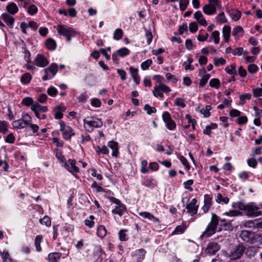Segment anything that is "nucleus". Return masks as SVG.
Returning a JSON list of instances; mask_svg holds the SVG:
<instances>
[{
	"label": "nucleus",
	"instance_id": "bf43d9fd",
	"mask_svg": "<svg viewBox=\"0 0 262 262\" xmlns=\"http://www.w3.org/2000/svg\"><path fill=\"white\" fill-rule=\"evenodd\" d=\"M158 88L160 90L164 93H168L170 91V89L169 87L162 83H160Z\"/></svg>",
	"mask_w": 262,
	"mask_h": 262
},
{
	"label": "nucleus",
	"instance_id": "c03bdc74",
	"mask_svg": "<svg viewBox=\"0 0 262 262\" xmlns=\"http://www.w3.org/2000/svg\"><path fill=\"white\" fill-rule=\"evenodd\" d=\"M117 52L118 54L120 56L123 57L124 56L128 55L129 54V51L128 49L126 48H123L118 50Z\"/></svg>",
	"mask_w": 262,
	"mask_h": 262
},
{
	"label": "nucleus",
	"instance_id": "c85d7f7f",
	"mask_svg": "<svg viewBox=\"0 0 262 262\" xmlns=\"http://www.w3.org/2000/svg\"><path fill=\"white\" fill-rule=\"evenodd\" d=\"M226 72L229 74L233 76V78L234 79V76L236 75V71L235 69V66L234 64L230 65V66H228L225 68Z\"/></svg>",
	"mask_w": 262,
	"mask_h": 262
},
{
	"label": "nucleus",
	"instance_id": "b1692460",
	"mask_svg": "<svg viewBox=\"0 0 262 262\" xmlns=\"http://www.w3.org/2000/svg\"><path fill=\"white\" fill-rule=\"evenodd\" d=\"M45 45L47 48L50 50H54L56 47L55 41L50 38L46 40Z\"/></svg>",
	"mask_w": 262,
	"mask_h": 262
},
{
	"label": "nucleus",
	"instance_id": "6e6552de",
	"mask_svg": "<svg viewBox=\"0 0 262 262\" xmlns=\"http://www.w3.org/2000/svg\"><path fill=\"white\" fill-rule=\"evenodd\" d=\"M33 63L37 67L43 68L49 64V61L43 55L37 54Z\"/></svg>",
	"mask_w": 262,
	"mask_h": 262
},
{
	"label": "nucleus",
	"instance_id": "4c0bfd02",
	"mask_svg": "<svg viewBox=\"0 0 262 262\" xmlns=\"http://www.w3.org/2000/svg\"><path fill=\"white\" fill-rule=\"evenodd\" d=\"M229 198L227 197L224 198L221 193H218L217 195V198L216 201L220 203L221 202L227 204L229 202Z\"/></svg>",
	"mask_w": 262,
	"mask_h": 262
},
{
	"label": "nucleus",
	"instance_id": "a18cd8bd",
	"mask_svg": "<svg viewBox=\"0 0 262 262\" xmlns=\"http://www.w3.org/2000/svg\"><path fill=\"white\" fill-rule=\"evenodd\" d=\"M21 103L27 106H32V105L34 104L33 100L31 97H26L24 98Z\"/></svg>",
	"mask_w": 262,
	"mask_h": 262
},
{
	"label": "nucleus",
	"instance_id": "69168bd1",
	"mask_svg": "<svg viewBox=\"0 0 262 262\" xmlns=\"http://www.w3.org/2000/svg\"><path fill=\"white\" fill-rule=\"evenodd\" d=\"M186 227L185 226H183V225H180V226H178L174 231H173V233H182L184 232V231L185 230Z\"/></svg>",
	"mask_w": 262,
	"mask_h": 262
},
{
	"label": "nucleus",
	"instance_id": "a878e982",
	"mask_svg": "<svg viewBox=\"0 0 262 262\" xmlns=\"http://www.w3.org/2000/svg\"><path fill=\"white\" fill-rule=\"evenodd\" d=\"M24 7L27 9L28 13L31 15H34L37 11V8L34 5L28 6L27 4H25Z\"/></svg>",
	"mask_w": 262,
	"mask_h": 262
},
{
	"label": "nucleus",
	"instance_id": "20e7f679",
	"mask_svg": "<svg viewBox=\"0 0 262 262\" xmlns=\"http://www.w3.org/2000/svg\"><path fill=\"white\" fill-rule=\"evenodd\" d=\"M245 250V247L242 245H238L229 253H227V257L231 260H235L241 257Z\"/></svg>",
	"mask_w": 262,
	"mask_h": 262
},
{
	"label": "nucleus",
	"instance_id": "9b49d317",
	"mask_svg": "<svg viewBox=\"0 0 262 262\" xmlns=\"http://www.w3.org/2000/svg\"><path fill=\"white\" fill-rule=\"evenodd\" d=\"M196 203L197 200L195 199H193L192 201L186 205L188 212L192 213V215H194L197 213L199 206L196 205Z\"/></svg>",
	"mask_w": 262,
	"mask_h": 262
},
{
	"label": "nucleus",
	"instance_id": "338daca9",
	"mask_svg": "<svg viewBox=\"0 0 262 262\" xmlns=\"http://www.w3.org/2000/svg\"><path fill=\"white\" fill-rule=\"evenodd\" d=\"M166 123L167 127L170 130H172L176 127V123L172 120H169V121L167 122Z\"/></svg>",
	"mask_w": 262,
	"mask_h": 262
},
{
	"label": "nucleus",
	"instance_id": "6e6d98bb",
	"mask_svg": "<svg viewBox=\"0 0 262 262\" xmlns=\"http://www.w3.org/2000/svg\"><path fill=\"white\" fill-rule=\"evenodd\" d=\"M144 110L147 111L148 115H151L152 113H156V109L154 107H151L148 104H145L144 106Z\"/></svg>",
	"mask_w": 262,
	"mask_h": 262
},
{
	"label": "nucleus",
	"instance_id": "f3484780",
	"mask_svg": "<svg viewBox=\"0 0 262 262\" xmlns=\"http://www.w3.org/2000/svg\"><path fill=\"white\" fill-rule=\"evenodd\" d=\"M129 71L131 74L132 77L134 79V81L136 83L137 85L139 84L140 83V77L138 74V69L133 68V67H130L129 68Z\"/></svg>",
	"mask_w": 262,
	"mask_h": 262
},
{
	"label": "nucleus",
	"instance_id": "5701e85b",
	"mask_svg": "<svg viewBox=\"0 0 262 262\" xmlns=\"http://www.w3.org/2000/svg\"><path fill=\"white\" fill-rule=\"evenodd\" d=\"M230 32H231V28L229 26H225L223 28V37L225 41L226 42H228L230 35Z\"/></svg>",
	"mask_w": 262,
	"mask_h": 262
},
{
	"label": "nucleus",
	"instance_id": "39448f33",
	"mask_svg": "<svg viewBox=\"0 0 262 262\" xmlns=\"http://www.w3.org/2000/svg\"><path fill=\"white\" fill-rule=\"evenodd\" d=\"M57 30L59 34L64 36L68 41L71 39V37L75 36V31L67 27H63L61 25H58L57 27Z\"/></svg>",
	"mask_w": 262,
	"mask_h": 262
},
{
	"label": "nucleus",
	"instance_id": "052dcab7",
	"mask_svg": "<svg viewBox=\"0 0 262 262\" xmlns=\"http://www.w3.org/2000/svg\"><path fill=\"white\" fill-rule=\"evenodd\" d=\"M189 29L191 32H192V33L195 32L198 29L196 23L195 22H191L189 24Z\"/></svg>",
	"mask_w": 262,
	"mask_h": 262
},
{
	"label": "nucleus",
	"instance_id": "2eb2a0df",
	"mask_svg": "<svg viewBox=\"0 0 262 262\" xmlns=\"http://www.w3.org/2000/svg\"><path fill=\"white\" fill-rule=\"evenodd\" d=\"M204 205L203 207L204 212H206L208 211L209 207L211 204V198L208 194L204 195Z\"/></svg>",
	"mask_w": 262,
	"mask_h": 262
},
{
	"label": "nucleus",
	"instance_id": "ea45409f",
	"mask_svg": "<svg viewBox=\"0 0 262 262\" xmlns=\"http://www.w3.org/2000/svg\"><path fill=\"white\" fill-rule=\"evenodd\" d=\"M212 38L213 39L215 44H217L220 42V33L218 31H214L211 34Z\"/></svg>",
	"mask_w": 262,
	"mask_h": 262
},
{
	"label": "nucleus",
	"instance_id": "9d476101",
	"mask_svg": "<svg viewBox=\"0 0 262 262\" xmlns=\"http://www.w3.org/2000/svg\"><path fill=\"white\" fill-rule=\"evenodd\" d=\"M61 129L60 130L62 132L63 137L66 139H69L71 137L74 135L73 129L69 126H66L63 124V122L60 123Z\"/></svg>",
	"mask_w": 262,
	"mask_h": 262
},
{
	"label": "nucleus",
	"instance_id": "0e129e2a",
	"mask_svg": "<svg viewBox=\"0 0 262 262\" xmlns=\"http://www.w3.org/2000/svg\"><path fill=\"white\" fill-rule=\"evenodd\" d=\"M126 230H121L119 232V239L121 241H125L127 240L126 234H125Z\"/></svg>",
	"mask_w": 262,
	"mask_h": 262
},
{
	"label": "nucleus",
	"instance_id": "f03ea898",
	"mask_svg": "<svg viewBox=\"0 0 262 262\" xmlns=\"http://www.w3.org/2000/svg\"><path fill=\"white\" fill-rule=\"evenodd\" d=\"M218 225L219 217L215 214L212 213L211 221L207 226L205 231L201 235V237H208L214 234Z\"/></svg>",
	"mask_w": 262,
	"mask_h": 262
},
{
	"label": "nucleus",
	"instance_id": "4468645a",
	"mask_svg": "<svg viewBox=\"0 0 262 262\" xmlns=\"http://www.w3.org/2000/svg\"><path fill=\"white\" fill-rule=\"evenodd\" d=\"M108 146L113 150L112 156L117 157L118 155V144L117 142L111 141L108 143Z\"/></svg>",
	"mask_w": 262,
	"mask_h": 262
},
{
	"label": "nucleus",
	"instance_id": "13d9d810",
	"mask_svg": "<svg viewBox=\"0 0 262 262\" xmlns=\"http://www.w3.org/2000/svg\"><path fill=\"white\" fill-rule=\"evenodd\" d=\"M145 35L147 39V43L148 45H149L152 39V35L151 31L145 30Z\"/></svg>",
	"mask_w": 262,
	"mask_h": 262
},
{
	"label": "nucleus",
	"instance_id": "774afa93",
	"mask_svg": "<svg viewBox=\"0 0 262 262\" xmlns=\"http://www.w3.org/2000/svg\"><path fill=\"white\" fill-rule=\"evenodd\" d=\"M15 141V137L13 134H9L5 139V141L8 143H13Z\"/></svg>",
	"mask_w": 262,
	"mask_h": 262
},
{
	"label": "nucleus",
	"instance_id": "423d86ee",
	"mask_svg": "<svg viewBox=\"0 0 262 262\" xmlns=\"http://www.w3.org/2000/svg\"><path fill=\"white\" fill-rule=\"evenodd\" d=\"M219 1H209V4L203 7V12L207 15H212L215 13L216 8L220 7Z\"/></svg>",
	"mask_w": 262,
	"mask_h": 262
},
{
	"label": "nucleus",
	"instance_id": "49530a36",
	"mask_svg": "<svg viewBox=\"0 0 262 262\" xmlns=\"http://www.w3.org/2000/svg\"><path fill=\"white\" fill-rule=\"evenodd\" d=\"M39 222L42 225H45L46 226L49 227L51 225V220L49 217L45 216L43 219L39 220Z\"/></svg>",
	"mask_w": 262,
	"mask_h": 262
},
{
	"label": "nucleus",
	"instance_id": "473e14b6",
	"mask_svg": "<svg viewBox=\"0 0 262 262\" xmlns=\"http://www.w3.org/2000/svg\"><path fill=\"white\" fill-rule=\"evenodd\" d=\"M42 238V236L41 235H37L35 240V246L36 247V251L39 252L41 250V248L40 246V243L41 239Z\"/></svg>",
	"mask_w": 262,
	"mask_h": 262
},
{
	"label": "nucleus",
	"instance_id": "603ef678",
	"mask_svg": "<svg viewBox=\"0 0 262 262\" xmlns=\"http://www.w3.org/2000/svg\"><path fill=\"white\" fill-rule=\"evenodd\" d=\"M179 159L180 160L181 162L183 164V165L185 167V168L187 170H189L190 168V166L187 160L182 156H181L180 157Z\"/></svg>",
	"mask_w": 262,
	"mask_h": 262
},
{
	"label": "nucleus",
	"instance_id": "c9c22d12",
	"mask_svg": "<svg viewBox=\"0 0 262 262\" xmlns=\"http://www.w3.org/2000/svg\"><path fill=\"white\" fill-rule=\"evenodd\" d=\"M31 75L29 73L24 74L21 77V82L24 83H29L31 79Z\"/></svg>",
	"mask_w": 262,
	"mask_h": 262
},
{
	"label": "nucleus",
	"instance_id": "4d7b16f0",
	"mask_svg": "<svg viewBox=\"0 0 262 262\" xmlns=\"http://www.w3.org/2000/svg\"><path fill=\"white\" fill-rule=\"evenodd\" d=\"M193 181L192 180H189L186 182H184L183 183L184 187L185 189L192 190V188L191 187V186L193 184Z\"/></svg>",
	"mask_w": 262,
	"mask_h": 262
},
{
	"label": "nucleus",
	"instance_id": "bb28decb",
	"mask_svg": "<svg viewBox=\"0 0 262 262\" xmlns=\"http://www.w3.org/2000/svg\"><path fill=\"white\" fill-rule=\"evenodd\" d=\"M12 125L14 128L21 129L27 126L21 119L15 120L12 122Z\"/></svg>",
	"mask_w": 262,
	"mask_h": 262
},
{
	"label": "nucleus",
	"instance_id": "f257e3e1",
	"mask_svg": "<svg viewBox=\"0 0 262 262\" xmlns=\"http://www.w3.org/2000/svg\"><path fill=\"white\" fill-rule=\"evenodd\" d=\"M233 206L235 208L246 211L247 214L249 216H258L260 214L259 208L253 204L245 205L241 202H238L233 204Z\"/></svg>",
	"mask_w": 262,
	"mask_h": 262
},
{
	"label": "nucleus",
	"instance_id": "c756f323",
	"mask_svg": "<svg viewBox=\"0 0 262 262\" xmlns=\"http://www.w3.org/2000/svg\"><path fill=\"white\" fill-rule=\"evenodd\" d=\"M125 210V206L123 204H120L119 206L116 207V208L113 210V213L121 215Z\"/></svg>",
	"mask_w": 262,
	"mask_h": 262
},
{
	"label": "nucleus",
	"instance_id": "de8ad7c7",
	"mask_svg": "<svg viewBox=\"0 0 262 262\" xmlns=\"http://www.w3.org/2000/svg\"><path fill=\"white\" fill-rule=\"evenodd\" d=\"M175 104L177 106H180L182 108L185 107L186 104L184 103V99L181 98H177L175 99Z\"/></svg>",
	"mask_w": 262,
	"mask_h": 262
},
{
	"label": "nucleus",
	"instance_id": "412c9836",
	"mask_svg": "<svg viewBox=\"0 0 262 262\" xmlns=\"http://www.w3.org/2000/svg\"><path fill=\"white\" fill-rule=\"evenodd\" d=\"M61 253L54 252L50 253L48 255V260L49 262H58L61 257Z\"/></svg>",
	"mask_w": 262,
	"mask_h": 262
},
{
	"label": "nucleus",
	"instance_id": "a19ab883",
	"mask_svg": "<svg viewBox=\"0 0 262 262\" xmlns=\"http://www.w3.org/2000/svg\"><path fill=\"white\" fill-rule=\"evenodd\" d=\"M210 75L209 74H206L200 80V85L203 87L207 82L210 78Z\"/></svg>",
	"mask_w": 262,
	"mask_h": 262
},
{
	"label": "nucleus",
	"instance_id": "1a4fd4ad",
	"mask_svg": "<svg viewBox=\"0 0 262 262\" xmlns=\"http://www.w3.org/2000/svg\"><path fill=\"white\" fill-rule=\"evenodd\" d=\"M91 119L90 120H84V125L87 124L92 128L91 131L93 130V127L100 128L103 125V122L101 119L98 118L94 119L93 118Z\"/></svg>",
	"mask_w": 262,
	"mask_h": 262
},
{
	"label": "nucleus",
	"instance_id": "37998d69",
	"mask_svg": "<svg viewBox=\"0 0 262 262\" xmlns=\"http://www.w3.org/2000/svg\"><path fill=\"white\" fill-rule=\"evenodd\" d=\"M251 95L250 93H247L240 96V104H244L245 103V100H249L251 99Z\"/></svg>",
	"mask_w": 262,
	"mask_h": 262
},
{
	"label": "nucleus",
	"instance_id": "6ab92c4d",
	"mask_svg": "<svg viewBox=\"0 0 262 262\" xmlns=\"http://www.w3.org/2000/svg\"><path fill=\"white\" fill-rule=\"evenodd\" d=\"M7 11L11 15H14L18 11L17 5L14 3H11L6 7Z\"/></svg>",
	"mask_w": 262,
	"mask_h": 262
},
{
	"label": "nucleus",
	"instance_id": "a211bd4d",
	"mask_svg": "<svg viewBox=\"0 0 262 262\" xmlns=\"http://www.w3.org/2000/svg\"><path fill=\"white\" fill-rule=\"evenodd\" d=\"M139 215L143 218L148 219L149 220L152 221L154 222L159 223V220L156 217L154 216L152 214L148 212H141Z\"/></svg>",
	"mask_w": 262,
	"mask_h": 262
},
{
	"label": "nucleus",
	"instance_id": "aec40b11",
	"mask_svg": "<svg viewBox=\"0 0 262 262\" xmlns=\"http://www.w3.org/2000/svg\"><path fill=\"white\" fill-rule=\"evenodd\" d=\"M43 71L45 73L50 72L52 74V77H53L58 71L57 65L55 63H52L48 68L44 69Z\"/></svg>",
	"mask_w": 262,
	"mask_h": 262
},
{
	"label": "nucleus",
	"instance_id": "09e8293b",
	"mask_svg": "<svg viewBox=\"0 0 262 262\" xmlns=\"http://www.w3.org/2000/svg\"><path fill=\"white\" fill-rule=\"evenodd\" d=\"M8 131L6 123L4 121L0 120V133H6Z\"/></svg>",
	"mask_w": 262,
	"mask_h": 262
},
{
	"label": "nucleus",
	"instance_id": "e433bc0d",
	"mask_svg": "<svg viewBox=\"0 0 262 262\" xmlns=\"http://www.w3.org/2000/svg\"><path fill=\"white\" fill-rule=\"evenodd\" d=\"M21 119L25 123L26 126H28L30 124V123L31 122L32 120L31 117L28 114H23Z\"/></svg>",
	"mask_w": 262,
	"mask_h": 262
},
{
	"label": "nucleus",
	"instance_id": "58836bf2",
	"mask_svg": "<svg viewBox=\"0 0 262 262\" xmlns=\"http://www.w3.org/2000/svg\"><path fill=\"white\" fill-rule=\"evenodd\" d=\"M220 81L217 78H213L210 80L209 85L211 87L218 89L220 86Z\"/></svg>",
	"mask_w": 262,
	"mask_h": 262
},
{
	"label": "nucleus",
	"instance_id": "f704fd0d",
	"mask_svg": "<svg viewBox=\"0 0 262 262\" xmlns=\"http://www.w3.org/2000/svg\"><path fill=\"white\" fill-rule=\"evenodd\" d=\"M123 36V31L121 29H117L114 33V39L120 40Z\"/></svg>",
	"mask_w": 262,
	"mask_h": 262
},
{
	"label": "nucleus",
	"instance_id": "2f4dec72",
	"mask_svg": "<svg viewBox=\"0 0 262 262\" xmlns=\"http://www.w3.org/2000/svg\"><path fill=\"white\" fill-rule=\"evenodd\" d=\"M62 107L60 106H58L55 108V118L57 119H60L63 117V114L61 112V111H63L64 109H62Z\"/></svg>",
	"mask_w": 262,
	"mask_h": 262
},
{
	"label": "nucleus",
	"instance_id": "79ce46f5",
	"mask_svg": "<svg viewBox=\"0 0 262 262\" xmlns=\"http://www.w3.org/2000/svg\"><path fill=\"white\" fill-rule=\"evenodd\" d=\"M226 60L222 57L217 58L215 57L214 58V64L215 66H219V65H224L226 64Z\"/></svg>",
	"mask_w": 262,
	"mask_h": 262
},
{
	"label": "nucleus",
	"instance_id": "7c9ffc66",
	"mask_svg": "<svg viewBox=\"0 0 262 262\" xmlns=\"http://www.w3.org/2000/svg\"><path fill=\"white\" fill-rule=\"evenodd\" d=\"M106 234V230L104 226L100 225L97 228V235L99 237L103 238Z\"/></svg>",
	"mask_w": 262,
	"mask_h": 262
},
{
	"label": "nucleus",
	"instance_id": "8fccbe9b",
	"mask_svg": "<svg viewBox=\"0 0 262 262\" xmlns=\"http://www.w3.org/2000/svg\"><path fill=\"white\" fill-rule=\"evenodd\" d=\"M243 31V29L241 26H236L235 27L232 32V34L234 36H239V34L242 33Z\"/></svg>",
	"mask_w": 262,
	"mask_h": 262
},
{
	"label": "nucleus",
	"instance_id": "393cba45",
	"mask_svg": "<svg viewBox=\"0 0 262 262\" xmlns=\"http://www.w3.org/2000/svg\"><path fill=\"white\" fill-rule=\"evenodd\" d=\"M256 252V248L254 247L251 246L248 247L247 248H245L244 252L245 254L249 257H251L254 256Z\"/></svg>",
	"mask_w": 262,
	"mask_h": 262
},
{
	"label": "nucleus",
	"instance_id": "ddd939ff",
	"mask_svg": "<svg viewBox=\"0 0 262 262\" xmlns=\"http://www.w3.org/2000/svg\"><path fill=\"white\" fill-rule=\"evenodd\" d=\"M68 162L70 165L67 164L66 163L64 164L65 167L72 172H77L79 171V168L78 167L76 166V161L74 160L69 159Z\"/></svg>",
	"mask_w": 262,
	"mask_h": 262
},
{
	"label": "nucleus",
	"instance_id": "680f3d73",
	"mask_svg": "<svg viewBox=\"0 0 262 262\" xmlns=\"http://www.w3.org/2000/svg\"><path fill=\"white\" fill-rule=\"evenodd\" d=\"M258 69L257 66L255 64H250L248 67V70L251 73H255Z\"/></svg>",
	"mask_w": 262,
	"mask_h": 262
},
{
	"label": "nucleus",
	"instance_id": "4be33fe9",
	"mask_svg": "<svg viewBox=\"0 0 262 262\" xmlns=\"http://www.w3.org/2000/svg\"><path fill=\"white\" fill-rule=\"evenodd\" d=\"M228 13L230 17L234 21H237L241 18V13L239 11L236 10H232L229 11Z\"/></svg>",
	"mask_w": 262,
	"mask_h": 262
},
{
	"label": "nucleus",
	"instance_id": "f8f14e48",
	"mask_svg": "<svg viewBox=\"0 0 262 262\" xmlns=\"http://www.w3.org/2000/svg\"><path fill=\"white\" fill-rule=\"evenodd\" d=\"M194 17L200 25L203 26H206L207 25V23L204 18L201 12L198 11L195 12Z\"/></svg>",
	"mask_w": 262,
	"mask_h": 262
},
{
	"label": "nucleus",
	"instance_id": "e2e57ef3",
	"mask_svg": "<svg viewBox=\"0 0 262 262\" xmlns=\"http://www.w3.org/2000/svg\"><path fill=\"white\" fill-rule=\"evenodd\" d=\"M253 94L255 97H257L262 96V89L261 88H257L253 90Z\"/></svg>",
	"mask_w": 262,
	"mask_h": 262
},
{
	"label": "nucleus",
	"instance_id": "0eeeda50",
	"mask_svg": "<svg viewBox=\"0 0 262 262\" xmlns=\"http://www.w3.org/2000/svg\"><path fill=\"white\" fill-rule=\"evenodd\" d=\"M220 249V245L216 242H213L209 243L204 253L208 255H214Z\"/></svg>",
	"mask_w": 262,
	"mask_h": 262
},
{
	"label": "nucleus",
	"instance_id": "3c124183",
	"mask_svg": "<svg viewBox=\"0 0 262 262\" xmlns=\"http://www.w3.org/2000/svg\"><path fill=\"white\" fill-rule=\"evenodd\" d=\"M147 162L146 160H142L141 161V171L143 173H147L148 171V169L147 167Z\"/></svg>",
	"mask_w": 262,
	"mask_h": 262
},
{
	"label": "nucleus",
	"instance_id": "864d4df0",
	"mask_svg": "<svg viewBox=\"0 0 262 262\" xmlns=\"http://www.w3.org/2000/svg\"><path fill=\"white\" fill-rule=\"evenodd\" d=\"M57 90L54 87H50L47 90V93L49 96L55 97L57 94Z\"/></svg>",
	"mask_w": 262,
	"mask_h": 262
},
{
	"label": "nucleus",
	"instance_id": "7ed1b4c3",
	"mask_svg": "<svg viewBox=\"0 0 262 262\" xmlns=\"http://www.w3.org/2000/svg\"><path fill=\"white\" fill-rule=\"evenodd\" d=\"M239 236L244 241L251 244L262 241V237L259 234L249 230H242Z\"/></svg>",
	"mask_w": 262,
	"mask_h": 262
},
{
	"label": "nucleus",
	"instance_id": "72a5a7b5",
	"mask_svg": "<svg viewBox=\"0 0 262 262\" xmlns=\"http://www.w3.org/2000/svg\"><path fill=\"white\" fill-rule=\"evenodd\" d=\"M211 109V105H206L205 108H202L200 112L202 114L204 117H208L210 116V111Z\"/></svg>",
	"mask_w": 262,
	"mask_h": 262
},
{
	"label": "nucleus",
	"instance_id": "cd10ccee",
	"mask_svg": "<svg viewBox=\"0 0 262 262\" xmlns=\"http://www.w3.org/2000/svg\"><path fill=\"white\" fill-rule=\"evenodd\" d=\"M31 110H34L35 111L36 110L38 112L40 111L42 112H46L47 111L48 108L47 106H41L38 103H35L32 105Z\"/></svg>",
	"mask_w": 262,
	"mask_h": 262
},
{
	"label": "nucleus",
	"instance_id": "5fc2aeb1",
	"mask_svg": "<svg viewBox=\"0 0 262 262\" xmlns=\"http://www.w3.org/2000/svg\"><path fill=\"white\" fill-rule=\"evenodd\" d=\"M151 60L148 59L141 63V67L143 70H146L148 69L149 66L151 64Z\"/></svg>",
	"mask_w": 262,
	"mask_h": 262
},
{
	"label": "nucleus",
	"instance_id": "dca6fc26",
	"mask_svg": "<svg viewBox=\"0 0 262 262\" xmlns=\"http://www.w3.org/2000/svg\"><path fill=\"white\" fill-rule=\"evenodd\" d=\"M1 17L8 26H11L13 25L14 18L12 16H11L8 14L5 13L2 14Z\"/></svg>",
	"mask_w": 262,
	"mask_h": 262
}]
</instances>
